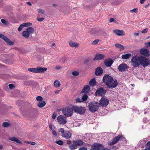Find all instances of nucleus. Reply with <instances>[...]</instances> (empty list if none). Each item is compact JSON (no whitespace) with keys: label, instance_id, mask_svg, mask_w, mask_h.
I'll list each match as a JSON object with an SVG mask.
<instances>
[{"label":"nucleus","instance_id":"obj_37","mask_svg":"<svg viewBox=\"0 0 150 150\" xmlns=\"http://www.w3.org/2000/svg\"><path fill=\"white\" fill-rule=\"evenodd\" d=\"M72 74L74 76H77L79 75V73L78 71H74L72 72Z\"/></svg>","mask_w":150,"mask_h":150},{"label":"nucleus","instance_id":"obj_5","mask_svg":"<svg viewBox=\"0 0 150 150\" xmlns=\"http://www.w3.org/2000/svg\"><path fill=\"white\" fill-rule=\"evenodd\" d=\"M89 110L94 112L98 109L99 104L97 102H91L88 105Z\"/></svg>","mask_w":150,"mask_h":150},{"label":"nucleus","instance_id":"obj_7","mask_svg":"<svg viewBox=\"0 0 150 150\" xmlns=\"http://www.w3.org/2000/svg\"><path fill=\"white\" fill-rule=\"evenodd\" d=\"M57 120L59 124H65L67 123V118L62 115H60L57 118Z\"/></svg>","mask_w":150,"mask_h":150},{"label":"nucleus","instance_id":"obj_50","mask_svg":"<svg viewBox=\"0 0 150 150\" xmlns=\"http://www.w3.org/2000/svg\"><path fill=\"white\" fill-rule=\"evenodd\" d=\"M145 45L147 47H150V42L146 43Z\"/></svg>","mask_w":150,"mask_h":150},{"label":"nucleus","instance_id":"obj_55","mask_svg":"<svg viewBox=\"0 0 150 150\" xmlns=\"http://www.w3.org/2000/svg\"><path fill=\"white\" fill-rule=\"evenodd\" d=\"M114 20V18H111L110 19L109 21L110 22H112Z\"/></svg>","mask_w":150,"mask_h":150},{"label":"nucleus","instance_id":"obj_30","mask_svg":"<svg viewBox=\"0 0 150 150\" xmlns=\"http://www.w3.org/2000/svg\"><path fill=\"white\" fill-rule=\"evenodd\" d=\"M77 148V146L73 143V144L70 145L69 146V148L71 150H73L74 149H76Z\"/></svg>","mask_w":150,"mask_h":150},{"label":"nucleus","instance_id":"obj_45","mask_svg":"<svg viewBox=\"0 0 150 150\" xmlns=\"http://www.w3.org/2000/svg\"><path fill=\"white\" fill-rule=\"evenodd\" d=\"M145 146L146 148H150V141L148 142L146 144Z\"/></svg>","mask_w":150,"mask_h":150},{"label":"nucleus","instance_id":"obj_38","mask_svg":"<svg viewBox=\"0 0 150 150\" xmlns=\"http://www.w3.org/2000/svg\"><path fill=\"white\" fill-rule=\"evenodd\" d=\"M36 99L37 101L40 102L42 101L43 98L41 96H38L36 97Z\"/></svg>","mask_w":150,"mask_h":150},{"label":"nucleus","instance_id":"obj_17","mask_svg":"<svg viewBox=\"0 0 150 150\" xmlns=\"http://www.w3.org/2000/svg\"><path fill=\"white\" fill-rule=\"evenodd\" d=\"M62 136L67 139H69L71 137V134L69 131H66L62 134Z\"/></svg>","mask_w":150,"mask_h":150},{"label":"nucleus","instance_id":"obj_36","mask_svg":"<svg viewBox=\"0 0 150 150\" xmlns=\"http://www.w3.org/2000/svg\"><path fill=\"white\" fill-rule=\"evenodd\" d=\"M25 143H28V144H30L32 145H35V144L36 143L34 142H29L28 141H25L24 142Z\"/></svg>","mask_w":150,"mask_h":150},{"label":"nucleus","instance_id":"obj_4","mask_svg":"<svg viewBox=\"0 0 150 150\" xmlns=\"http://www.w3.org/2000/svg\"><path fill=\"white\" fill-rule=\"evenodd\" d=\"M47 69V68L46 67L42 68L40 67H38L36 68H29L28 70L33 73H42L46 71Z\"/></svg>","mask_w":150,"mask_h":150},{"label":"nucleus","instance_id":"obj_26","mask_svg":"<svg viewBox=\"0 0 150 150\" xmlns=\"http://www.w3.org/2000/svg\"><path fill=\"white\" fill-rule=\"evenodd\" d=\"M45 105L46 103L44 101L40 102L37 104L39 108L43 107Z\"/></svg>","mask_w":150,"mask_h":150},{"label":"nucleus","instance_id":"obj_3","mask_svg":"<svg viewBox=\"0 0 150 150\" xmlns=\"http://www.w3.org/2000/svg\"><path fill=\"white\" fill-rule=\"evenodd\" d=\"M35 30L34 28L31 27H29L26 28V30L23 32L22 35L25 38L27 39L30 35L33 34Z\"/></svg>","mask_w":150,"mask_h":150},{"label":"nucleus","instance_id":"obj_51","mask_svg":"<svg viewBox=\"0 0 150 150\" xmlns=\"http://www.w3.org/2000/svg\"><path fill=\"white\" fill-rule=\"evenodd\" d=\"M79 150H87V149L86 147H82L79 148Z\"/></svg>","mask_w":150,"mask_h":150},{"label":"nucleus","instance_id":"obj_13","mask_svg":"<svg viewBox=\"0 0 150 150\" xmlns=\"http://www.w3.org/2000/svg\"><path fill=\"white\" fill-rule=\"evenodd\" d=\"M103 147V146L100 144H95L92 146L90 150H100Z\"/></svg>","mask_w":150,"mask_h":150},{"label":"nucleus","instance_id":"obj_33","mask_svg":"<svg viewBox=\"0 0 150 150\" xmlns=\"http://www.w3.org/2000/svg\"><path fill=\"white\" fill-rule=\"evenodd\" d=\"M1 23L4 25H7L8 24V22L6 21L5 19H2L1 20Z\"/></svg>","mask_w":150,"mask_h":150},{"label":"nucleus","instance_id":"obj_44","mask_svg":"<svg viewBox=\"0 0 150 150\" xmlns=\"http://www.w3.org/2000/svg\"><path fill=\"white\" fill-rule=\"evenodd\" d=\"M38 12L40 13L43 14L44 13V11L41 9H38Z\"/></svg>","mask_w":150,"mask_h":150},{"label":"nucleus","instance_id":"obj_58","mask_svg":"<svg viewBox=\"0 0 150 150\" xmlns=\"http://www.w3.org/2000/svg\"><path fill=\"white\" fill-rule=\"evenodd\" d=\"M26 3L27 4H28V5H29V6H31V5H32L31 3L30 2H26Z\"/></svg>","mask_w":150,"mask_h":150},{"label":"nucleus","instance_id":"obj_49","mask_svg":"<svg viewBox=\"0 0 150 150\" xmlns=\"http://www.w3.org/2000/svg\"><path fill=\"white\" fill-rule=\"evenodd\" d=\"M137 8H134L130 11V12L131 13L135 12L136 13L137 12Z\"/></svg>","mask_w":150,"mask_h":150},{"label":"nucleus","instance_id":"obj_27","mask_svg":"<svg viewBox=\"0 0 150 150\" xmlns=\"http://www.w3.org/2000/svg\"><path fill=\"white\" fill-rule=\"evenodd\" d=\"M115 46L117 48H119L120 49V50H122L124 49V47L122 45L116 43L115 44Z\"/></svg>","mask_w":150,"mask_h":150},{"label":"nucleus","instance_id":"obj_48","mask_svg":"<svg viewBox=\"0 0 150 150\" xmlns=\"http://www.w3.org/2000/svg\"><path fill=\"white\" fill-rule=\"evenodd\" d=\"M44 18H37V20L39 22H41L44 20Z\"/></svg>","mask_w":150,"mask_h":150},{"label":"nucleus","instance_id":"obj_11","mask_svg":"<svg viewBox=\"0 0 150 150\" xmlns=\"http://www.w3.org/2000/svg\"><path fill=\"white\" fill-rule=\"evenodd\" d=\"M106 92L105 90L103 88H101L97 90L95 94L96 96L99 95L103 96L105 95Z\"/></svg>","mask_w":150,"mask_h":150},{"label":"nucleus","instance_id":"obj_18","mask_svg":"<svg viewBox=\"0 0 150 150\" xmlns=\"http://www.w3.org/2000/svg\"><path fill=\"white\" fill-rule=\"evenodd\" d=\"M149 51L146 49H142L140 51L141 54L146 57L149 55Z\"/></svg>","mask_w":150,"mask_h":150},{"label":"nucleus","instance_id":"obj_47","mask_svg":"<svg viewBox=\"0 0 150 150\" xmlns=\"http://www.w3.org/2000/svg\"><path fill=\"white\" fill-rule=\"evenodd\" d=\"M59 132H61L63 134L65 132H64V129L63 128H60L59 129Z\"/></svg>","mask_w":150,"mask_h":150},{"label":"nucleus","instance_id":"obj_59","mask_svg":"<svg viewBox=\"0 0 150 150\" xmlns=\"http://www.w3.org/2000/svg\"><path fill=\"white\" fill-rule=\"evenodd\" d=\"M148 98L147 97H145L144 98V100L145 101H146L148 100Z\"/></svg>","mask_w":150,"mask_h":150},{"label":"nucleus","instance_id":"obj_53","mask_svg":"<svg viewBox=\"0 0 150 150\" xmlns=\"http://www.w3.org/2000/svg\"><path fill=\"white\" fill-rule=\"evenodd\" d=\"M55 68L57 69H61V67L59 66H57Z\"/></svg>","mask_w":150,"mask_h":150},{"label":"nucleus","instance_id":"obj_1","mask_svg":"<svg viewBox=\"0 0 150 150\" xmlns=\"http://www.w3.org/2000/svg\"><path fill=\"white\" fill-rule=\"evenodd\" d=\"M130 63L131 65L134 67H138L140 65L145 67L148 66L149 64L148 59L142 56L140 57L136 56L132 57Z\"/></svg>","mask_w":150,"mask_h":150},{"label":"nucleus","instance_id":"obj_61","mask_svg":"<svg viewBox=\"0 0 150 150\" xmlns=\"http://www.w3.org/2000/svg\"><path fill=\"white\" fill-rule=\"evenodd\" d=\"M49 128L51 129H52V126L51 125H49Z\"/></svg>","mask_w":150,"mask_h":150},{"label":"nucleus","instance_id":"obj_10","mask_svg":"<svg viewBox=\"0 0 150 150\" xmlns=\"http://www.w3.org/2000/svg\"><path fill=\"white\" fill-rule=\"evenodd\" d=\"M109 103V100L104 97H102L100 100L99 104L102 107H105Z\"/></svg>","mask_w":150,"mask_h":150},{"label":"nucleus","instance_id":"obj_60","mask_svg":"<svg viewBox=\"0 0 150 150\" xmlns=\"http://www.w3.org/2000/svg\"><path fill=\"white\" fill-rule=\"evenodd\" d=\"M139 33H135L134 34V35L135 36H137L139 35Z\"/></svg>","mask_w":150,"mask_h":150},{"label":"nucleus","instance_id":"obj_22","mask_svg":"<svg viewBox=\"0 0 150 150\" xmlns=\"http://www.w3.org/2000/svg\"><path fill=\"white\" fill-rule=\"evenodd\" d=\"M69 45L70 47H75L77 48L78 47L79 44L77 43L73 42L71 41H69Z\"/></svg>","mask_w":150,"mask_h":150},{"label":"nucleus","instance_id":"obj_14","mask_svg":"<svg viewBox=\"0 0 150 150\" xmlns=\"http://www.w3.org/2000/svg\"><path fill=\"white\" fill-rule=\"evenodd\" d=\"M0 38H2L9 45H13L14 43L12 42L8 38L2 34H0Z\"/></svg>","mask_w":150,"mask_h":150},{"label":"nucleus","instance_id":"obj_62","mask_svg":"<svg viewBox=\"0 0 150 150\" xmlns=\"http://www.w3.org/2000/svg\"><path fill=\"white\" fill-rule=\"evenodd\" d=\"M144 150H150V148H146Z\"/></svg>","mask_w":150,"mask_h":150},{"label":"nucleus","instance_id":"obj_6","mask_svg":"<svg viewBox=\"0 0 150 150\" xmlns=\"http://www.w3.org/2000/svg\"><path fill=\"white\" fill-rule=\"evenodd\" d=\"M73 111L78 113L82 114L85 113V110L84 108L82 107H79L77 106H74L72 107Z\"/></svg>","mask_w":150,"mask_h":150},{"label":"nucleus","instance_id":"obj_56","mask_svg":"<svg viewBox=\"0 0 150 150\" xmlns=\"http://www.w3.org/2000/svg\"><path fill=\"white\" fill-rule=\"evenodd\" d=\"M117 149V147L115 146H113L112 148V149L113 150H115Z\"/></svg>","mask_w":150,"mask_h":150},{"label":"nucleus","instance_id":"obj_2","mask_svg":"<svg viewBox=\"0 0 150 150\" xmlns=\"http://www.w3.org/2000/svg\"><path fill=\"white\" fill-rule=\"evenodd\" d=\"M103 81L107 87L110 89L115 88L118 85L117 80L113 79L112 77L108 74H105L104 75Z\"/></svg>","mask_w":150,"mask_h":150},{"label":"nucleus","instance_id":"obj_41","mask_svg":"<svg viewBox=\"0 0 150 150\" xmlns=\"http://www.w3.org/2000/svg\"><path fill=\"white\" fill-rule=\"evenodd\" d=\"M76 103L82 102H83V101L82 99H81L79 98H77L76 99Z\"/></svg>","mask_w":150,"mask_h":150},{"label":"nucleus","instance_id":"obj_16","mask_svg":"<svg viewBox=\"0 0 150 150\" xmlns=\"http://www.w3.org/2000/svg\"><path fill=\"white\" fill-rule=\"evenodd\" d=\"M103 73V70L100 67L97 68L95 70V74L97 76L100 75Z\"/></svg>","mask_w":150,"mask_h":150},{"label":"nucleus","instance_id":"obj_24","mask_svg":"<svg viewBox=\"0 0 150 150\" xmlns=\"http://www.w3.org/2000/svg\"><path fill=\"white\" fill-rule=\"evenodd\" d=\"M73 143L76 144V146H81L83 145V142L81 140L73 141Z\"/></svg>","mask_w":150,"mask_h":150},{"label":"nucleus","instance_id":"obj_28","mask_svg":"<svg viewBox=\"0 0 150 150\" xmlns=\"http://www.w3.org/2000/svg\"><path fill=\"white\" fill-rule=\"evenodd\" d=\"M96 81L94 78L91 79L89 82V84L91 86H95L96 85Z\"/></svg>","mask_w":150,"mask_h":150},{"label":"nucleus","instance_id":"obj_21","mask_svg":"<svg viewBox=\"0 0 150 150\" xmlns=\"http://www.w3.org/2000/svg\"><path fill=\"white\" fill-rule=\"evenodd\" d=\"M104 58V55L102 54H97L94 60H100Z\"/></svg>","mask_w":150,"mask_h":150},{"label":"nucleus","instance_id":"obj_9","mask_svg":"<svg viewBox=\"0 0 150 150\" xmlns=\"http://www.w3.org/2000/svg\"><path fill=\"white\" fill-rule=\"evenodd\" d=\"M129 67L125 63H122L120 64L118 66V69L120 72L125 71L127 70Z\"/></svg>","mask_w":150,"mask_h":150},{"label":"nucleus","instance_id":"obj_8","mask_svg":"<svg viewBox=\"0 0 150 150\" xmlns=\"http://www.w3.org/2000/svg\"><path fill=\"white\" fill-rule=\"evenodd\" d=\"M72 108H65L63 109L62 110V113L65 115L67 117H70L72 115L73 112Z\"/></svg>","mask_w":150,"mask_h":150},{"label":"nucleus","instance_id":"obj_23","mask_svg":"<svg viewBox=\"0 0 150 150\" xmlns=\"http://www.w3.org/2000/svg\"><path fill=\"white\" fill-rule=\"evenodd\" d=\"M9 139L11 141L16 142L17 143L22 144V142L17 138L15 137H9Z\"/></svg>","mask_w":150,"mask_h":150},{"label":"nucleus","instance_id":"obj_32","mask_svg":"<svg viewBox=\"0 0 150 150\" xmlns=\"http://www.w3.org/2000/svg\"><path fill=\"white\" fill-rule=\"evenodd\" d=\"M3 126L5 127H8L10 125L9 123L7 122H4L2 124Z\"/></svg>","mask_w":150,"mask_h":150},{"label":"nucleus","instance_id":"obj_52","mask_svg":"<svg viewBox=\"0 0 150 150\" xmlns=\"http://www.w3.org/2000/svg\"><path fill=\"white\" fill-rule=\"evenodd\" d=\"M52 133L54 135H55L56 136H57V133H56V132L54 130H52Z\"/></svg>","mask_w":150,"mask_h":150},{"label":"nucleus","instance_id":"obj_15","mask_svg":"<svg viewBox=\"0 0 150 150\" xmlns=\"http://www.w3.org/2000/svg\"><path fill=\"white\" fill-rule=\"evenodd\" d=\"M113 32L118 36H123L125 35V32L122 30H113Z\"/></svg>","mask_w":150,"mask_h":150},{"label":"nucleus","instance_id":"obj_12","mask_svg":"<svg viewBox=\"0 0 150 150\" xmlns=\"http://www.w3.org/2000/svg\"><path fill=\"white\" fill-rule=\"evenodd\" d=\"M122 136L120 135H119L116 137L108 143V145H112L116 144L119 140H120L122 138Z\"/></svg>","mask_w":150,"mask_h":150},{"label":"nucleus","instance_id":"obj_29","mask_svg":"<svg viewBox=\"0 0 150 150\" xmlns=\"http://www.w3.org/2000/svg\"><path fill=\"white\" fill-rule=\"evenodd\" d=\"M54 86L56 87L57 88L60 86L59 82L57 80H56L54 82Z\"/></svg>","mask_w":150,"mask_h":150},{"label":"nucleus","instance_id":"obj_57","mask_svg":"<svg viewBox=\"0 0 150 150\" xmlns=\"http://www.w3.org/2000/svg\"><path fill=\"white\" fill-rule=\"evenodd\" d=\"M60 91V90H58V91H55V93L56 94H58L59 93V92Z\"/></svg>","mask_w":150,"mask_h":150},{"label":"nucleus","instance_id":"obj_54","mask_svg":"<svg viewBox=\"0 0 150 150\" xmlns=\"http://www.w3.org/2000/svg\"><path fill=\"white\" fill-rule=\"evenodd\" d=\"M146 0H141L140 1V3L141 4H143L144 2Z\"/></svg>","mask_w":150,"mask_h":150},{"label":"nucleus","instance_id":"obj_20","mask_svg":"<svg viewBox=\"0 0 150 150\" xmlns=\"http://www.w3.org/2000/svg\"><path fill=\"white\" fill-rule=\"evenodd\" d=\"M113 62V61L111 59L105 60L104 62L105 64L107 67L110 66Z\"/></svg>","mask_w":150,"mask_h":150},{"label":"nucleus","instance_id":"obj_19","mask_svg":"<svg viewBox=\"0 0 150 150\" xmlns=\"http://www.w3.org/2000/svg\"><path fill=\"white\" fill-rule=\"evenodd\" d=\"M90 89V88L89 86H85L81 91V93H88L89 92Z\"/></svg>","mask_w":150,"mask_h":150},{"label":"nucleus","instance_id":"obj_64","mask_svg":"<svg viewBox=\"0 0 150 150\" xmlns=\"http://www.w3.org/2000/svg\"><path fill=\"white\" fill-rule=\"evenodd\" d=\"M102 150H110L108 149H102Z\"/></svg>","mask_w":150,"mask_h":150},{"label":"nucleus","instance_id":"obj_35","mask_svg":"<svg viewBox=\"0 0 150 150\" xmlns=\"http://www.w3.org/2000/svg\"><path fill=\"white\" fill-rule=\"evenodd\" d=\"M55 142L57 144L60 145H62L63 144V142L61 140L57 141Z\"/></svg>","mask_w":150,"mask_h":150},{"label":"nucleus","instance_id":"obj_42","mask_svg":"<svg viewBox=\"0 0 150 150\" xmlns=\"http://www.w3.org/2000/svg\"><path fill=\"white\" fill-rule=\"evenodd\" d=\"M148 30V29L147 28L144 29L142 31V33H146L147 32Z\"/></svg>","mask_w":150,"mask_h":150},{"label":"nucleus","instance_id":"obj_25","mask_svg":"<svg viewBox=\"0 0 150 150\" xmlns=\"http://www.w3.org/2000/svg\"><path fill=\"white\" fill-rule=\"evenodd\" d=\"M131 54L129 53L126 54L122 55V58L124 59H127L129 58L131 56Z\"/></svg>","mask_w":150,"mask_h":150},{"label":"nucleus","instance_id":"obj_34","mask_svg":"<svg viewBox=\"0 0 150 150\" xmlns=\"http://www.w3.org/2000/svg\"><path fill=\"white\" fill-rule=\"evenodd\" d=\"M25 27L23 23L20 25L18 28V31H20L23 28Z\"/></svg>","mask_w":150,"mask_h":150},{"label":"nucleus","instance_id":"obj_31","mask_svg":"<svg viewBox=\"0 0 150 150\" xmlns=\"http://www.w3.org/2000/svg\"><path fill=\"white\" fill-rule=\"evenodd\" d=\"M88 96L86 94H84L82 97V99L83 101L86 100L88 98Z\"/></svg>","mask_w":150,"mask_h":150},{"label":"nucleus","instance_id":"obj_63","mask_svg":"<svg viewBox=\"0 0 150 150\" xmlns=\"http://www.w3.org/2000/svg\"><path fill=\"white\" fill-rule=\"evenodd\" d=\"M3 148V146L1 145H0V149H1Z\"/></svg>","mask_w":150,"mask_h":150},{"label":"nucleus","instance_id":"obj_39","mask_svg":"<svg viewBox=\"0 0 150 150\" xmlns=\"http://www.w3.org/2000/svg\"><path fill=\"white\" fill-rule=\"evenodd\" d=\"M24 27L30 26L31 25L32 23H23Z\"/></svg>","mask_w":150,"mask_h":150},{"label":"nucleus","instance_id":"obj_40","mask_svg":"<svg viewBox=\"0 0 150 150\" xmlns=\"http://www.w3.org/2000/svg\"><path fill=\"white\" fill-rule=\"evenodd\" d=\"M99 41V40L98 39L95 40L93 42L92 44L93 45H96L98 43Z\"/></svg>","mask_w":150,"mask_h":150},{"label":"nucleus","instance_id":"obj_43","mask_svg":"<svg viewBox=\"0 0 150 150\" xmlns=\"http://www.w3.org/2000/svg\"><path fill=\"white\" fill-rule=\"evenodd\" d=\"M57 115V113L56 112H54L52 116V118L53 119H54Z\"/></svg>","mask_w":150,"mask_h":150},{"label":"nucleus","instance_id":"obj_46","mask_svg":"<svg viewBox=\"0 0 150 150\" xmlns=\"http://www.w3.org/2000/svg\"><path fill=\"white\" fill-rule=\"evenodd\" d=\"M8 86L10 89H13L14 88V86L13 84H9L8 85Z\"/></svg>","mask_w":150,"mask_h":150}]
</instances>
